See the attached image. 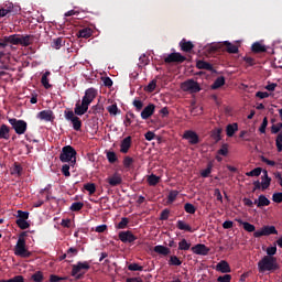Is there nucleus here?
I'll return each mask as SVG.
<instances>
[{
    "mask_svg": "<svg viewBox=\"0 0 282 282\" xmlns=\"http://www.w3.org/2000/svg\"><path fill=\"white\" fill-rule=\"evenodd\" d=\"M127 226H129V218L123 217L121 218L120 223L118 224L117 228L119 230H124V228H127Z\"/></svg>",
    "mask_w": 282,
    "mask_h": 282,
    "instance_id": "5fc2aeb1",
    "label": "nucleus"
},
{
    "mask_svg": "<svg viewBox=\"0 0 282 282\" xmlns=\"http://www.w3.org/2000/svg\"><path fill=\"white\" fill-rule=\"evenodd\" d=\"M30 219V213L18 210V220H28Z\"/></svg>",
    "mask_w": 282,
    "mask_h": 282,
    "instance_id": "bf43d9fd",
    "label": "nucleus"
},
{
    "mask_svg": "<svg viewBox=\"0 0 282 282\" xmlns=\"http://www.w3.org/2000/svg\"><path fill=\"white\" fill-rule=\"evenodd\" d=\"M63 45H65V42H63V37L54 39L51 44L53 50H61V47H63Z\"/></svg>",
    "mask_w": 282,
    "mask_h": 282,
    "instance_id": "e433bc0d",
    "label": "nucleus"
},
{
    "mask_svg": "<svg viewBox=\"0 0 282 282\" xmlns=\"http://www.w3.org/2000/svg\"><path fill=\"white\" fill-rule=\"evenodd\" d=\"M275 147L278 149V153H281L282 152V132H280L278 135H276V139H275Z\"/></svg>",
    "mask_w": 282,
    "mask_h": 282,
    "instance_id": "864d4df0",
    "label": "nucleus"
},
{
    "mask_svg": "<svg viewBox=\"0 0 282 282\" xmlns=\"http://www.w3.org/2000/svg\"><path fill=\"white\" fill-rule=\"evenodd\" d=\"M51 72L50 70H46L43 75H42V78H41V83L44 87V89H51L52 85L50 83V79L47 78L48 76H51Z\"/></svg>",
    "mask_w": 282,
    "mask_h": 282,
    "instance_id": "2f4dec72",
    "label": "nucleus"
},
{
    "mask_svg": "<svg viewBox=\"0 0 282 282\" xmlns=\"http://www.w3.org/2000/svg\"><path fill=\"white\" fill-rule=\"evenodd\" d=\"M9 43L10 45H19V43H21V35L19 34L9 35Z\"/></svg>",
    "mask_w": 282,
    "mask_h": 282,
    "instance_id": "37998d69",
    "label": "nucleus"
},
{
    "mask_svg": "<svg viewBox=\"0 0 282 282\" xmlns=\"http://www.w3.org/2000/svg\"><path fill=\"white\" fill-rule=\"evenodd\" d=\"M224 46L226 47V52H228V54H239V46L230 43L229 41L213 44L207 48V52H209V54H215V52H219V50H221Z\"/></svg>",
    "mask_w": 282,
    "mask_h": 282,
    "instance_id": "f03ea898",
    "label": "nucleus"
},
{
    "mask_svg": "<svg viewBox=\"0 0 282 282\" xmlns=\"http://www.w3.org/2000/svg\"><path fill=\"white\" fill-rule=\"evenodd\" d=\"M183 91H189V94H198L202 91V87L194 79H187L182 84Z\"/></svg>",
    "mask_w": 282,
    "mask_h": 282,
    "instance_id": "1a4fd4ad",
    "label": "nucleus"
},
{
    "mask_svg": "<svg viewBox=\"0 0 282 282\" xmlns=\"http://www.w3.org/2000/svg\"><path fill=\"white\" fill-rule=\"evenodd\" d=\"M131 142H132V138L131 135L126 137L121 143H120V153H129V149H131Z\"/></svg>",
    "mask_w": 282,
    "mask_h": 282,
    "instance_id": "6ab92c4d",
    "label": "nucleus"
},
{
    "mask_svg": "<svg viewBox=\"0 0 282 282\" xmlns=\"http://www.w3.org/2000/svg\"><path fill=\"white\" fill-rule=\"evenodd\" d=\"M0 282H25V278L23 275H15L9 280H0Z\"/></svg>",
    "mask_w": 282,
    "mask_h": 282,
    "instance_id": "6e6d98bb",
    "label": "nucleus"
},
{
    "mask_svg": "<svg viewBox=\"0 0 282 282\" xmlns=\"http://www.w3.org/2000/svg\"><path fill=\"white\" fill-rule=\"evenodd\" d=\"M9 123L18 135H23V133L28 131V122H25V120L11 118L9 119Z\"/></svg>",
    "mask_w": 282,
    "mask_h": 282,
    "instance_id": "39448f33",
    "label": "nucleus"
},
{
    "mask_svg": "<svg viewBox=\"0 0 282 282\" xmlns=\"http://www.w3.org/2000/svg\"><path fill=\"white\" fill-rule=\"evenodd\" d=\"M267 254L264 257H274L276 254V246L267 248Z\"/></svg>",
    "mask_w": 282,
    "mask_h": 282,
    "instance_id": "774afa93",
    "label": "nucleus"
},
{
    "mask_svg": "<svg viewBox=\"0 0 282 282\" xmlns=\"http://www.w3.org/2000/svg\"><path fill=\"white\" fill-rule=\"evenodd\" d=\"M155 87H158V80L156 79H152L147 88H145V91H148L149 94H153V91H155Z\"/></svg>",
    "mask_w": 282,
    "mask_h": 282,
    "instance_id": "a18cd8bd",
    "label": "nucleus"
},
{
    "mask_svg": "<svg viewBox=\"0 0 282 282\" xmlns=\"http://www.w3.org/2000/svg\"><path fill=\"white\" fill-rule=\"evenodd\" d=\"M128 270H130V272H142L144 268L138 263H131L128 265Z\"/></svg>",
    "mask_w": 282,
    "mask_h": 282,
    "instance_id": "09e8293b",
    "label": "nucleus"
},
{
    "mask_svg": "<svg viewBox=\"0 0 282 282\" xmlns=\"http://www.w3.org/2000/svg\"><path fill=\"white\" fill-rule=\"evenodd\" d=\"M64 116L68 122H72L74 131H80V129H83V121L74 113L73 110H65Z\"/></svg>",
    "mask_w": 282,
    "mask_h": 282,
    "instance_id": "0eeeda50",
    "label": "nucleus"
},
{
    "mask_svg": "<svg viewBox=\"0 0 282 282\" xmlns=\"http://www.w3.org/2000/svg\"><path fill=\"white\" fill-rule=\"evenodd\" d=\"M279 263L276 262V258L274 257H263L258 262V270L261 274L265 272H275V270H279Z\"/></svg>",
    "mask_w": 282,
    "mask_h": 282,
    "instance_id": "f257e3e1",
    "label": "nucleus"
},
{
    "mask_svg": "<svg viewBox=\"0 0 282 282\" xmlns=\"http://www.w3.org/2000/svg\"><path fill=\"white\" fill-rule=\"evenodd\" d=\"M186 61V56L182 55V53H171L164 58V63H177L182 64Z\"/></svg>",
    "mask_w": 282,
    "mask_h": 282,
    "instance_id": "9d476101",
    "label": "nucleus"
},
{
    "mask_svg": "<svg viewBox=\"0 0 282 282\" xmlns=\"http://www.w3.org/2000/svg\"><path fill=\"white\" fill-rule=\"evenodd\" d=\"M254 204H257L258 208H263V206H270V199H268L265 195H260L258 199L254 200Z\"/></svg>",
    "mask_w": 282,
    "mask_h": 282,
    "instance_id": "cd10ccee",
    "label": "nucleus"
},
{
    "mask_svg": "<svg viewBox=\"0 0 282 282\" xmlns=\"http://www.w3.org/2000/svg\"><path fill=\"white\" fill-rule=\"evenodd\" d=\"M262 182V191H268V188H270V184H272V177L270 176H265V177H261Z\"/></svg>",
    "mask_w": 282,
    "mask_h": 282,
    "instance_id": "ea45409f",
    "label": "nucleus"
},
{
    "mask_svg": "<svg viewBox=\"0 0 282 282\" xmlns=\"http://www.w3.org/2000/svg\"><path fill=\"white\" fill-rule=\"evenodd\" d=\"M239 131V124L238 123H229L226 127V133L228 138H232L235 133Z\"/></svg>",
    "mask_w": 282,
    "mask_h": 282,
    "instance_id": "b1692460",
    "label": "nucleus"
},
{
    "mask_svg": "<svg viewBox=\"0 0 282 282\" xmlns=\"http://www.w3.org/2000/svg\"><path fill=\"white\" fill-rule=\"evenodd\" d=\"M180 195V192L177 191H171L167 195V204H173L175 199H177V196Z\"/></svg>",
    "mask_w": 282,
    "mask_h": 282,
    "instance_id": "49530a36",
    "label": "nucleus"
},
{
    "mask_svg": "<svg viewBox=\"0 0 282 282\" xmlns=\"http://www.w3.org/2000/svg\"><path fill=\"white\" fill-rule=\"evenodd\" d=\"M181 264H182V260H180L177 256L170 257L169 265H181Z\"/></svg>",
    "mask_w": 282,
    "mask_h": 282,
    "instance_id": "4d7b16f0",
    "label": "nucleus"
},
{
    "mask_svg": "<svg viewBox=\"0 0 282 282\" xmlns=\"http://www.w3.org/2000/svg\"><path fill=\"white\" fill-rule=\"evenodd\" d=\"M31 279L34 282H43L45 278L43 276V272L37 271L31 276Z\"/></svg>",
    "mask_w": 282,
    "mask_h": 282,
    "instance_id": "8fccbe9b",
    "label": "nucleus"
},
{
    "mask_svg": "<svg viewBox=\"0 0 282 282\" xmlns=\"http://www.w3.org/2000/svg\"><path fill=\"white\" fill-rule=\"evenodd\" d=\"M94 34V31L89 28H84L78 31L77 36L79 39H89Z\"/></svg>",
    "mask_w": 282,
    "mask_h": 282,
    "instance_id": "c756f323",
    "label": "nucleus"
},
{
    "mask_svg": "<svg viewBox=\"0 0 282 282\" xmlns=\"http://www.w3.org/2000/svg\"><path fill=\"white\" fill-rule=\"evenodd\" d=\"M263 169L261 167H256L253 170H251L250 172H247L246 175L247 177H259V175H261Z\"/></svg>",
    "mask_w": 282,
    "mask_h": 282,
    "instance_id": "a19ab883",
    "label": "nucleus"
},
{
    "mask_svg": "<svg viewBox=\"0 0 282 282\" xmlns=\"http://www.w3.org/2000/svg\"><path fill=\"white\" fill-rule=\"evenodd\" d=\"M282 129V122H279L276 124H272L271 126V133H273V135H276V133H279Z\"/></svg>",
    "mask_w": 282,
    "mask_h": 282,
    "instance_id": "052dcab7",
    "label": "nucleus"
},
{
    "mask_svg": "<svg viewBox=\"0 0 282 282\" xmlns=\"http://www.w3.org/2000/svg\"><path fill=\"white\" fill-rule=\"evenodd\" d=\"M178 250H191V242H188V240H186L185 238H183L180 242H178Z\"/></svg>",
    "mask_w": 282,
    "mask_h": 282,
    "instance_id": "58836bf2",
    "label": "nucleus"
},
{
    "mask_svg": "<svg viewBox=\"0 0 282 282\" xmlns=\"http://www.w3.org/2000/svg\"><path fill=\"white\" fill-rule=\"evenodd\" d=\"M180 47L182 50V52H193V47H195V45L193 44V42L191 41H186V39H183L180 42Z\"/></svg>",
    "mask_w": 282,
    "mask_h": 282,
    "instance_id": "4be33fe9",
    "label": "nucleus"
},
{
    "mask_svg": "<svg viewBox=\"0 0 282 282\" xmlns=\"http://www.w3.org/2000/svg\"><path fill=\"white\" fill-rule=\"evenodd\" d=\"M184 210H185V213H188L189 215H195L197 208H195V205H193L191 203H186L184 205Z\"/></svg>",
    "mask_w": 282,
    "mask_h": 282,
    "instance_id": "de8ad7c7",
    "label": "nucleus"
},
{
    "mask_svg": "<svg viewBox=\"0 0 282 282\" xmlns=\"http://www.w3.org/2000/svg\"><path fill=\"white\" fill-rule=\"evenodd\" d=\"M88 110H89V106L82 101V105H80V102H77L75 105L73 113L75 116H85L86 111H88Z\"/></svg>",
    "mask_w": 282,
    "mask_h": 282,
    "instance_id": "a211bd4d",
    "label": "nucleus"
},
{
    "mask_svg": "<svg viewBox=\"0 0 282 282\" xmlns=\"http://www.w3.org/2000/svg\"><path fill=\"white\" fill-rule=\"evenodd\" d=\"M119 239L122 243H133V241L138 240V237L131 230H127L119 232Z\"/></svg>",
    "mask_w": 282,
    "mask_h": 282,
    "instance_id": "9b49d317",
    "label": "nucleus"
},
{
    "mask_svg": "<svg viewBox=\"0 0 282 282\" xmlns=\"http://www.w3.org/2000/svg\"><path fill=\"white\" fill-rule=\"evenodd\" d=\"M217 155H223L224 158H226V155H228V144L224 143L221 145V148L217 151Z\"/></svg>",
    "mask_w": 282,
    "mask_h": 282,
    "instance_id": "13d9d810",
    "label": "nucleus"
},
{
    "mask_svg": "<svg viewBox=\"0 0 282 282\" xmlns=\"http://www.w3.org/2000/svg\"><path fill=\"white\" fill-rule=\"evenodd\" d=\"M85 206L84 203L82 202H75L70 205L69 210H72V213H78L80 210H83V207Z\"/></svg>",
    "mask_w": 282,
    "mask_h": 282,
    "instance_id": "4c0bfd02",
    "label": "nucleus"
},
{
    "mask_svg": "<svg viewBox=\"0 0 282 282\" xmlns=\"http://www.w3.org/2000/svg\"><path fill=\"white\" fill-rule=\"evenodd\" d=\"M61 162L76 164V150L72 145H65L59 154Z\"/></svg>",
    "mask_w": 282,
    "mask_h": 282,
    "instance_id": "20e7f679",
    "label": "nucleus"
},
{
    "mask_svg": "<svg viewBox=\"0 0 282 282\" xmlns=\"http://www.w3.org/2000/svg\"><path fill=\"white\" fill-rule=\"evenodd\" d=\"M85 191L89 193V195H94L96 193V184L94 183H87L84 185Z\"/></svg>",
    "mask_w": 282,
    "mask_h": 282,
    "instance_id": "3c124183",
    "label": "nucleus"
},
{
    "mask_svg": "<svg viewBox=\"0 0 282 282\" xmlns=\"http://www.w3.org/2000/svg\"><path fill=\"white\" fill-rule=\"evenodd\" d=\"M270 235H279L276 227L274 226H263L260 230L253 232V237L259 239L260 237H270Z\"/></svg>",
    "mask_w": 282,
    "mask_h": 282,
    "instance_id": "6e6552de",
    "label": "nucleus"
},
{
    "mask_svg": "<svg viewBox=\"0 0 282 282\" xmlns=\"http://www.w3.org/2000/svg\"><path fill=\"white\" fill-rule=\"evenodd\" d=\"M272 200H273L275 204H281V203H282V192L274 193V194L272 195Z\"/></svg>",
    "mask_w": 282,
    "mask_h": 282,
    "instance_id": "e2e57ef3",
    "label": "nucleus"
},
{
    "mask_svg": "<svg viewBox=\"0 0 282 282\" xmlns=\"http://www.w3.org/2000/svg\"><path fill=\"white\" fill-rule=\"evenodd\" d=\"M149 186H158L160 184V177L155 174H151L148 176Z\"/></svg>",
    "mask_w": 282,
    "mask_h": 282,
    "instance_id": "c9c22d12",
    "label": "nucleus"
},
{
    "mask_svg": "<svg viewBox=\"0 0 282 282\" xmlns=\"http://www.w3.org/2000/svg\"><path fill=\"white\" fill-rule=\"evenodd\" d=\"M176 228H178V230H185V232H195V229L184 220H177Z\"/></svg>",
    "mask_w": 282,
    "mask_h": 282,
    "instance_id": "393cba45",
    "label": "nucleus"
},
{
    "mask_svg": "<svg viewBox=\"0 0 282 282\" xmlns=\"http://www.w3.org/2000/svg\"><path fill=\"white\" fill-rule=\"evenodd\" d=\"M33 43L34 35H20L19 45H22L23 47H29V45H32Z\"/></svg>",
    "mask_w": 282,
    "mask_h": 282,
    "instance_id": "412c9836",
    "label": "nucleus"
},
{
    "mask_svg": "<svg viewBox=\"0 0 282 282\" xmlns=\"http://www.w3.org/2000/svg\"><path fill=\"white\" fill-rule=\"evenodd\" d=\"M0 140H10V127L6 123L0 126Z\"/></svg>",
    "mask_w": 282,
    "mask_h": 282,
    "instance_id": "5701e85b",
    "label": "nucleus"
},
{
    "mask_svg": "<svg viewBox=\"0 0 282 282\" xmlns=\"http://www.w3.org/2000/svg\"><path fill=\"white\" fill-rule=\"evenodd\" d=\"M218 282H230L232 281V275L230 274H225V275H220L217 278Z\"/></svg>",
    "mask_w": 282,
    "mask_h": 282,
    "instance_id": "0e129e2a",
    "label": "nucleus"
},
{
    "mask_svg": "<svg viewBox=\"0 0 282 282\" xmlns=\"http://www.w3.org/2000/svg\"><path fill=\"white\" fill-rule=\"evenodd\" d=\"M153 113H155V105L149 104V105L141 111V118H142V120H149V118H151Z\"/></svg>",
    "mask_w": 282,
    "mask_h": 282,
    "instance_id": "2eb2a0df",
    "label": "nucleus"
},
{
    "mask_svg": "<svg viewBox=\"0 0 282 282\" xmlns=\"http://www.w3.org/2000/svg\"><path fill=\"white\" fill-rule=\"evenodd\" d=\"M106 182L110 186H120V184H122V176L120 175V173H115L108 178H106Z\"/></svg>",
    "mask_w": 282,
    "mask_h": 282,
    "instance_id": "dca6fc26",
    "label": "nucleus"
},
{
    "mask_svg": "<svg viewBox=\"0 0 282 282\" xmlns=\"http://www.w3.org/2000/svg\"><path fill=\"white\" fill-rule=\"evenodd\" d=\"M154 252L158 254H163V257H167V254H171V249H169V247L158 245L154 247Z\"/></svg>",
    "mask_w": 282,
    "mask_h": 282,
    "instance_id": "7c9ffc66",
    "label": "nucleus"
},
{
    "mask_svg": "<svg viewBox=\"0 0 282 282\" xmlns=\"http://www.w3.org/2000/svg\"><path fill=\"white\" fill-rule=\"evenodd\" d=\"M67 257H69L72 259V257H76V254H78V249L70 247L67 251H66Z\"/></svg>",
    "mask_w": 282,
    "mask_h": 282,
    "instance_id": "338daca9",
    "label": "nucleus"
},
{
    "mask_svg": "<svg viewBox=\"0 0 282 282\" xmlns=\"http://www.w3.org/2000/svg\"><path fill=\"white\" fill-rule=\"evenodd\" d=\"M95 98H96V89L88 88L85 91V96L82 98V102H84V105H87L89 107V104L94 102Z\"/></svg>",
    "mask_w": 282,
    "mask_h": 282,
    "instance_id": "4468645a",
    "label": "nucleus"
},
{
    "mask_svg": "<svg viewBox=\"0 0 282 282\" xmlns=\"http://www.w3.org/2000/svg\"><path fill=\"white\" fill-rule=\"evenodd\" d=\"M236 221L238 224H240V226H243V229L247 231V232H254L257 230V227H254V225L248 223V221H243L241 219H236Z\"/></svg>",
    "mask_w": 282,
    "mask_h": 282,
    "instance_id": "c85d7f7f",
    "label": "nucleus"
},
{
    "mask_svg": "<svg viewBox=\"0 0 282 282\" xmlns=\"http://www.w3.org/2000/svg\"><path fill=\"white\" fill-rule=\"evenodd\" d=\"M104 111H105V106H102V104H97L90 108L89 113H94V116H98V113H104Z\"/></svg>",
    "mask_w": 282,
    "mask_h": 282,
    "instance_id": "72a5a7b5",
    "label": "nucleus"
},
{
    "mask_svg": "<svg viewBox=\"0 0 282 282\" xmlns=\"http://www.w3.org/2000/svg\"><path fill=\"white\" fill-rule=\"evenodd\" d=\"M251 51L253 52V54H263V52H268V48H265V45L256 42L252 44Z\"/></svg>",
    "mask_w": 282,
    "mask_h": 282,
    "instance_id": "bb28decb",
    "label": "nucleus"
},
{
    "mask_svg": "<svg viewBox=\"0 0 282 282\" xmlns=\"http://www.w3.org/2000/svg\"><path fill=\"white\" fill-rule=\"evenodd\" d=\"M224 132V129L217 128L214 131H212V138L215 140V142H220L221 140V133Z\"/></svg>",
    "mask_w": 282,
    "mask_h": 282,
    "instance_id": "f704fd0d",
    "label": "nucleus"
},
{
    "mask_svg": "<svg viewBox=\"0 0 282 282\" xmlns=\"http://www.w3.org/2000/svg\"><path fill=\"white\" fill-rule=\"evenodd\" d=\"M107 160L110 164H116V162H118V155L116 154V152H107Z\"/></svg>",
    "mask_w": 282,
    "mask_h": 282,
    "instance_id": "c03bdc74",
    "label": "nucleus"
},
{
    "mask_svg": "<svg viewBox=\"0 0 282 282\" xmlns=\"http://www.w3.org/2000/svg\"><path fill=\"white\" fill-rule=\"evenodd\" d=\"M196 67H197V69H206L207 72H215L213 64L205 62V61H198L196 63Z\"/></svg>",
    "mask_w": 282,
    "mask_h": 282,
    "instance_id": "a878e982",
    "label": "nucleus"
},
{
    "mask_svg": "<svg viewBox=\"0 0 282 282\" xmlns=\"http://www.w3.org/2000/svg\"><path fill=\"white\" fill-rule=\"evenodd\" d=\"M91 265H89L88 261L80 262L78 261L76 264L72 265V276H74L77 281L85 276V272L89 270Z\"/></svg>",
    "mask_w": 282,
    "mask_h": 282,
    "instance_id": "7ed1b4c3",
    "label": "nucleus"
},
{
    "mask_svg": "<svg viewBox=\"0 0 282 282\" xmlns=\"http://www.w3.org/2000/svg\"><path fill=\"white\" fill-rule=\"evenodd\" d=\"M191 250L194 254H199L200 257H208V253L210 252V248L204 243H197L192 247Z\"/></svg>",
    "mask_w": 282,
    "mask_h": 282,
    "instance_id": "f8f14e48",
    "label": "nucleus"
},
{
    "mask_svg": "<svg viewBox=\"0 0 282 282\" xmlns=\"http://www.w3.org/2000/svg\"><path fill=\"white\" fill-rule=\"evenodd\" d=\"M226 85V78L224 76H220L215 79V82L212 85V89H219L220 87H224Z\"/></svg>",
    "mask_w": 282,
    "mask_h": 282,
    "instance_id": "473e14b6",
    "label": "nucleus"
},
{
    "mask_svg": "<svg viewBox=\"0 0 282 282\" xmlns=\"http://www.w3.org/2000/svg\"><path fill=\"white\" fill-rule=\"evenodd\" d=\"M14 254L17 257H22L23 259H29V257H32V253L25 248V238L18 239L14 248Z\"/></svg>",
    "mask_w": 282,
    "mask_h": 282,
    "instance_id": "423d86ee",
    "label": "nucleus"
},
{
    "mask_svg": "<svg viewBox=\"0 0 282 282\" xmlns=\"http://www.w3.org/2000/svg\"><path fill=\"white\" fill-rule=\"evenodd\" d=\"M107 111L108 113H110V116H118V113H120V109H118L117 104L108 106Z\"/></svg>",
    "mask_w": 282,
    "mask_h": 282,
    "instance_id": "79ce46f5",
    "label": "nucleus"
},
{
    "mask_svg": "<svg viewBox=\"0 0 282 282\" xmlns=\"http://www.w3.org/2000/svg\"><path fill=\"white\" fill-rule=\"evenodd\" d=\"M184 140H188L189 144H199V135L193 130L185 131Z\"/></svg>",
    "mask_w": 282,
    "mask_h": 282,
    "instance_id": "ddd939ff",
    "label": "nucleus"
},
{
    "mask_svg": "<svg viewBox=\"0 0 282 282\" xmlns=\"http://www.w3.org/2000/svg\"><path fill=\"white\" fill-rule=\"evenodd\" d=\"M15 224L21 230H28V228H30V223H28V220H15Z\"/></svg>",
    "mask_w": 282,
    "mask_h": 282,
    "instance_id": "603ef678",
    "label": "nucleus"
},
{
    "mask_svg": "<svg viewBox=\"0 0 282 282\" xmlns=\"http://www.w3.org/2000/svg\"><path fill=\"white\" fill-rule=\"evenodd\" d=\"M132 164H133V158L124 156V159H123V166H124V169H131Z\"/></svg>",
    "mask_w": 282,
    "mask_h": 282,
    "instance_id": "680f3d73",
    "label": "nucleus"
},
{
    "mask_svg": "<svg viewBox=\"0 0 282 282\" xmlns=\"http://www.w3.org/2000/svg\"><path fill=\"white\" fill-rule=\"evenodd\" d=\"M217 272H221L223 274H228L230 272V264L226 260H221L216 265Z\"/></svg>",
    "mask_w": 282,
    "mask_h": 282,
    "instance_id": "aec40b11",
    "label": "nucleus"
},
{
    "mask_svg": "<svg viewBox=\"0 0 282 282\" xmlns=\"http://www.w3.org/2000/svg\"><path fill=\"white\" fill-rule=\"evenodd\" d=\"M265 129H268V117H264L262 123L259 128L260 133H265Z\"/></svg>",
    "mask_w": 282,
    "mask_h": 282,
    "instance_id": "69168bd1",
    "label": "nucleus"
},
{
    "mask_svg": "<svg viewBox=\"0 0 282 282\" xmlns=\"http://www.w3.org/2000/svg\"><path fill=\"white\" fill-rule=\"evenodd\" d=\"M37 118L45 122H52L54 120V112L52 110H42L37 113Z\"/></svg>",
    "mask_w": 282,
    "mask_h": 282,
    "instance_id": "f3484780",
    "label": "nucleus"
}]
</instances>
